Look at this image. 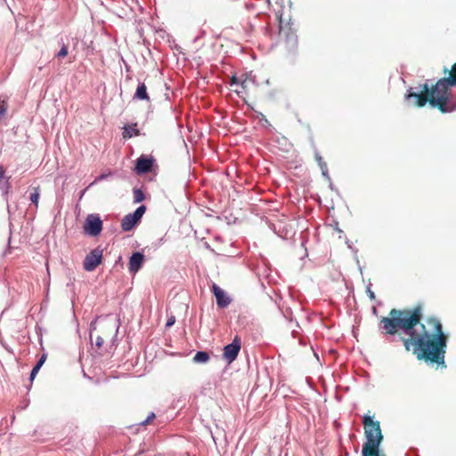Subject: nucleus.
Listing matches in <instances>:
<instances>
[{
    "label": "nucleus",
    "instance_id": "09e8293b",
    "mask_svg": "<svg viewBox=\"0 0 456 456\" xmlns=\"http://www.w3.org/2000/svg\"><path fill=\"white\" fill-rule=\"evenodd\" d=\"M39 341H40V343L42 344V341H43L42 334H40Z\"/></svg>",
    "mask_w": 456,
    "mask_h": 456
},
{
    "label": "nucleus",
    "instance_id": "49530a36",
    "mask_svg": "<svg viewBox=\"0 0 456 456\" xmlns=\"http://www.w3.org/2000/svg\"><path fill=\"white\" fill-rule=\"evenodd\" d=\"M143 455V452L142 451H139L138 452H136L134 454V456H142Z\"/></svg>",
    "mask_w": 456,
    "mask_h": 456
},
{
    "label": "nucleus",
    "instance_id": "a19ab883",
    "mask_svg": "<svg viewBox=\"0 0 456 456\" xmlns=\"http://www.w3.org/2000/svg\"><path fill=\"white\" fill-rule=\"evenodd\" d=\"M118 265H123V260H122V256H119L118 257V259L116 260V262H115V266Z\"/></svg>",
    "mask_w": 456,
    "mask_h": 456
},
{
    "label": "nucleus",
    "instance_id": "9d476101",
    "mask_svg": "<svg viewBox=\"0 0 456 456\" xmlns=\"http://www.w3.org/2000/svg\"><path fill=\"white\" fill-rule=\"evenodd\" d=\"M103 250L101 247L92 249L85 257L83 261V268L86 272L94 271L102 263L103 259Z\"/></svg>",
    "mask_w": 456,
    "mask_h": 456
},
{
    "label": "nucleus",
    "instance_id": "423d86ee",
    "mask_svg": "<svg viewBox=\"0 0 456 456\" xmlns=\"http://www.w3.org/2000/svg\"><path fill=\"white\" fill-rule=\"evenodd\" d=\"M279 20V36L284 41L286 49L289 53L295 55L297 50L298 38L297 31L292 28V23L288 22L283 26L282 16H278Z\"/></svg>",
    "mask_w": 456,
    "mask_h": 456
},
{
    "label": "nucleus",
    "instance_id": "8fccbe9b",
    "mask_svg": "<svg viewBox=\"0 0 456 456\" xmlns=\"http://www.w3.org/2000/svg\"><path fill=\"white\" fill-rule=\"evenodd\" d=\"M281 140L284 141L285 142H287V139L285 137H282Z\"/></svg>",
    "mask_w": 456,
    "mask_h": 456
},
{
    "label": "nucleus",
    "instance_id": "e433bc0d",
    "mask_svg": "<svg viewBox=\"0 0 456 456\" xmlns=\"http://www.w3.org/2000/svg\"><path fill=\"white\" fill-rule=\"evenodd\" d=\"M362 456H370V455L369 454L368 447H367V445L365 444V443H363V444H362Z\"/></svg>",
    "mask_w": 456,
    "mask_h": 456
},
{
    "label": "nucleus",
    "instance_id": "4be33fe9",
    "mask_svg": "<svg viewBox=\"0 0 456 456\" xmlns=\"http://www.w3.org/2000/svg\"><path fill=\"white\" fill-rule=\"evenodd\" d=\"M246 77L242 80H240L236 74H233L232 77H231V79H230V86H238V85H240L241 87L244 89L246 88V82H247V79H248V74L246 73L245 74Z\"/></svg>",
    "mask_w": 456,
    "mask_h": 456
},
{
    "label": "nucleus",
    "instance_id": "c756f323",
    "mask_svg": "<svg viewBox=\"0 0 456 456\" xmlns=\"http://www.w3.org/2000/svg\"><path fill=\"white\" fill-rule=\"evenodd\" d=\"M314 159H315L317 164L324 162L322 155L320 154V152L318 151V150L316 148H314Z\"/></svg>",
    "mask_w": 456,
    "mask_h": 456
},
{
    "label": "nucleus",
    "instance_id": "5701e85b",
    "mask_svg": "<svg viewBox=\"0 0 456 456\" xmlns=\"http://www.w3.org/2000/svg\"><path fill=\"white\" fill-rule=\"evenodd\" d=\"M59 44L61 45V49L55 54V57L59 58V59L65 58L69 53L68 45L63 42L62 38H61V40L59 41Z\"/></svg>",
    "mask_w": 456,
    "mask_h": 456
},
{
    "label": "nucleus",
    "instance_id": "f257e3e1",
    "mask_svg": "<svg viewBox=\"0 0 456 456\" xmlns=\"http://www.w3.org/2000/svg\"><path fill=\"white\" fill-rule=\"evenodd\" d=\"M423 318L422 308L419 314L411 322L410 330L403 335L408 336L414 343L413 354L418 360L424 361L428 365L446 368L445 354L449 341V334L444 330L440 320L435 316L427 319V323L432 326L428 331L421 320Z\"/></svg>",
    "mask_w": 456,
    "mask_h": 456
},
{
    "label": "nucleus",
    "instance_id": "20e7f679",
    "mask_svg": "<svg viewBox=\"0 0 456 456\" xmlns=\"http://www.w3.org/2000/svg\"><path fill=\"white\" fill-rule=\"evenodd\" d=\"M364 428L365 444L368 447L370 456H386L381 452L380 446L384 440V436L380 428V422L374 419V416L365 414L362 417Z\"/></svg>",
    "mask_w": 456,
    "mask_h": 456
},
{
    "label": "nucleus",
    "instance_id": "9b49d317",
    "mask_svg": "<svg viewBox=\"0 0 456 456\" xmlns=\"http://www.w3.org/2000/svg\"><path fill=\"white\" fill-rule=\"evenodd\" d=\"M146 256L143 250L133 251L128 258V272L132 275H135L144 265Z\"/></svg>",
    "mask_w": 456,
    "mask_h": 456
},
{
    "label": "nucleus",
    "instance_id": "7ed1b4c3",
    "mask_svg": "<svg viewBox=\"0 0 456 456\" xmlns=\"http://www.w3.org/2000/svg\"><path fill=\"white\" fill-rule=\"evenodd\" d=\"M421 307L422 305L419 304L412 308L391 309L387 316L379 318V331L387 342H395L397 334H403L410 330L411 322L416 315L419 314Z\"/></svg>",
    "mask_w": 456,
    "mask_h": 456
},
{
    "label": "nucleus",
    "instance_id": "603ef678",
    "mask_svg": "<svg viewBox=\"0 0 456 456\" xmlns=\"http://www.w3.org/2000/svg\"><path fill=\"white\" fill-rule=\"evenodd\" d=\"M84 193H85V191H81V197L84 195Z\"/></svg>",
    "mask_w": 456,
    "mask_h": 456
},
{
    "label": "nucleus",
    "instance_id": "6e6d98bb",
    "mask_svg": "<svg viewBox=\"0 0 456 456\" xmlns=\"http://www.w3.org/2000/svg\"><path fill=\"white\" fill-rule=\"evenodd\" d=\"M417 456H419V455H417Z\"/></svg>",
    "mask_w": 456,
    "mask_h": 456
},
{
    "label": "nucleus",
    "instance_id": "2eb2a0df",
    "mask_svg": "<svg viewBox=\"0 0 456 456\" xmlns=\"http://www.w3.org/2000/svg\"><path fill=\"white\" fill-rule=\"evenodd\" d=\"M46 358H47V354H43L37 359L36 364L31 369V370L29 372V377H28V380H29L30 386L32 385V383H33L34 379H36L37 373L39 372L40 369L45 364V362L46 361Z\"/></svg>",
    "mask_w": 456,
    "mask_h": 456
},
{
    "label": "nucleus",
    "instance_id": "5fc2aeb1",
    "mask_svg": "<svg viewBox=\"0 0 456 456\" xmlns=\"http://www.w3.org/2000/svg\"><path fill=\"white\" fill-rule=\"evenodd\" d=\"M268 2H270V0H268Z\"/></svg>",
    "mask_w": 456,
    "mask_h": 456
},
{
    "label": "nucleus",
    "instance_id": "c9c22d12",
    "mask_svg": "<svg viewBox=\"0 0 456 456\" xmlns=\"http://www.w3.org/2000/svg\"><path fill=\"white\" fill-rule=\"evenodd\" d=\"M6 203H7V212H8L9 218H10L12 214L18 208V205L15 204L14 208H12V206L9 205L8 202H6Z\"/></svg>",
    "mask_w": 456,
    "mask_h": 456
},
{
    "label": "nucleus",
    "instance_id": "4468645a",
    "mask_svg": "<svg viewBox=\"0 0 456 456\" xmlns=\"http://www.w3.org/2000/svg\"><path fill=\"white\" fill-rule=\"evenodd\" d=\"M133 99L137 101H150L147 86L143 82L138 83Z\"/></svg>",
    "mask_w": 456,
    "mask_h": 456
},
{
    "label": "nucleus",
    "instance_id": "cd10ccee",
    "mask_svg": "<svg viewBox=\"0 0 456 456\" xmlns=\"http://www.w3.org/2000/svg\"><path fill=\"white\" fill-rule=\"evenodd\" d=\"M371 283L369 281V284L366 288V293L370 300H374L376 298L375 293L370 289Z\"/></svg>",
    "mask_w": 456,
    "mask_h": 456
},
{
    "label": "nucleus",
    "instance_id": "39448f33",
    "mask_svg": "<svg viewBox=\"0 0 456 456\" xmlns=\"http://www.w3.org/2000/svg\"><path fill=\"white\" fill-rule=\"evenodd\" d=\"M133 172L139 176L145 175L147 182L155 181L159 174V165L151 154H141L134 161Z\"/></svg>",
    "mask_w": 456,
    "mask_h": 456
},
{
    "label": "nucleus",
    "instance_id": "412c9836",
    "mask_svg": "<svg viewBox=\"0 0 456 456\" xmlns=\"http://www.w3.org/2000/svg\"><path fill=\"white\" fill-rule=\"evenodd\" d=\"M40 199V189L39 187L33 188V191L29 194V200L31 204H33L36 208L38 207V202Z\"/></svg>",
    "mask_w": 456,
    "mask_h": 456
},
{
    "label": "nucleus",
    "instance_id": "864d4df0",
    "mask_svg": "<svg viewBox=\"0 0 456 456\" xmlns=\"http://www.w3.org/2000/svg\"><path fill=\"white\" fill-rule=\"evenodd\" d=\"M338 233H339V238H341V235L344 233V232H338Z\"/></svg>",
    "mask_w": 456,
    "mask_h": 456
},
{
    "label": "nucleus",
    "instance_id": "6e6552de",
    "mask_svg": "<svg viewBox=\"0 0 456 456\" xmlns=\"http://www.w3.org/2000/svg\"><path fill=\"white\" fill-rule=\"evenodd\" d=\"M103 229V222L101 216L96 213L88 214L83 224V232L89 237H97Z\"/></svg>",
    "mask_w": 456,
    "mask_h": 456
},
{
    "label": "nucleus",
    "instance_id": "f03ea898",
    "mask_svg": "<svg viewBox=\"0 0 456 456\" xmlns=\"http://www.w3.org/2000/svg\"><path fill=\"white\" fill-rule=\"evenodd\" d=\"M444 72H449V76L439 78L435 85H429L430 80L428 79L423 84L409 87L403 97L406 104L417 108L428 104L443 114L455 111L456 63L450 70L444 67Z\"/></svg>",
    "mask_w": 456,
    "mask_h": 456
},
{
    "label": "nucleus",
    "instance_id": "0eeeda50",
    "mask_svg": "<svg viewBox=\"0 0 456 456\" xmlns=\"http://www.w3.org/2000/svg\"><path fill=\"white\" fill-rule=\"evenodd\" d=\"M146 210L147 207L142 204L133 212L126 214L121 220V230L123 232H131L134 230L141 224L142 218Z\"/></svg>",
    "mask_w": 456,
    "mask_h": 456
},
{
    "label": "nucleus",
    "instance_id": "58836bf2",
    "mask_svg": "<svg viewBox=\"0 0 456 456\" xmlns=\"http://www.w3.org/2000/svg\"><path fill=\"white\" fill-rule=\"evenodd\" d=\"M318 166H319V167H320V169H321L322 173V172H324V170H325V171H327V170H328V166H327V164H326V162H325V161H324V162H322V163H319V164H318Z\"/></svg>",
    "mask_w": 456,
    "mask_h": 456
},
{
    "label": "nucleus",
    "instance_id": "72a5a7b5",
    "mask_svg": "<svg viewBox=\"0 0 456 456\" xmlns=\"http://www.w3.org/2000/svg\"><path fill=\"white\" fill-rule=\"evenodd\" d=\"M329 188L331 191H335L338 196H341L339 190L334 185V183H332V180H330V182H329Z\"/></svg>",
    "mask_w": 456,
    "mask_h": 456
},
{
    "label": "nucleus",
    "instance_id": "b1692460",
    "mask_svg": "<svg viewBox=\"0 0 456 456\" xmlns=\"http://www.w3.org/2000/svg\"><path fill=\"white\" fill-rule=\"evenodd\" d=\"M395 341L402 342L406 351H410L411 346L414 347V343H412V339H409L408 338H404L401 334H399L398 337H396V340Z\"/></svg>",
    "mask_w": 456,
    "mask_h": 456
},
{
    "label": "nucleus",
    "instance_id": "bb28decb",
    "mask_svg": "<svg viewBox=\"0 0 456 456\" xmlns=\"http://www.w3.org/2000/svg\"><path fill=\"white\" fill-rule=\"evenodd\" d=\"M155 418H156L155 413H154L153 411H151V412L149 413V415L147 416V418H146L144 420L141 421V422L139 423V425H140V426H146V425H149V424H150V423H151V422Z\"/></svg>",
    "mask_w": 456,
    "mask_h": 456
},
{
    "label": "nucleus",
    "instance_id": "f3484780",
    "mask_svg": "<svg viewBox=\"0 0 456 456\" xmlns=\"http://www.w3.org/2000/svg\"><path fill=\"white\" fill-rule=\"evenodd\" d=\"M210 360V353L206 350L196 351L192 362L196 364H206Z\"/></svg>",
    "mask_w": 456,
    "mask_h": 456
},
{
    "label": "nucleus",
    "instance_id": "3c124183",
    "mask_svg": "<svg viewBox=\"0 0 456 456\" xmlns=\"http://www.w3.org/2000/svg\"><path fill=\"white\" fill-rule=\"evenodd\" d=\"M72 284H73L72 282H69V283L67 284V286H68V287H69V286H71Z\"/></svg>",
    "mask_w": 456,
    "mask_h": 456
},
{
    "label": "nucleus",
    "instance_id": "de8ad7c7",
    "mask_svg": "<svg viewBox=\"0 0 456 456\" xmlns=\"http://www.w3.org/2000/svg\"><path fill=\"white\" fill-rule=\"evenodd\" d=\"M205 248L208 249L213 250L208 242L205 243Z\"/></svg>",
    "mask_w": 456,
    "mask_h": 456
},
{
    "label": "nucleus",
    "instance_id": "c03bdc74",
    "mask_svg": "<svg viewBox=\"0 0 456 456\" xmlns=\"http://www.w3.org/2000/svg\"><path fill=\"white\" fill-rule=\"evenodd\" d=\"M235 93L237 94V95H238L239 97L243 98V96H242V91L236 90V91H235Z\"/></svg>",
    "mask_w": 456,
    "mask_h": 456
},
{
    "label": "nucleus",
    "instance_id": "2f4dec72",
    "mask_svg": "<svg viewBox=\"0 0 456 456\" xmlns=\"http://www.w3.org/2000/svg\"><path fill=\"white\" fill-rule=\"evenodd\" d=\"M330 226L333 227V229L338 232H343V230L339 228L338 221L333 220L332 224H330Z\"/></svg>",
    "mask_w": 456,
    "mask_h": 456
},
{
    "label": "nucleus",
    "instance_id": "a211bd4d",
    "mask_svg": "<svg viewBox=\"0 0 456 456\" xmlns=\"http://www.w3.org/2000/svg\"><path fill=\"white\" fill-rule=\"evenodd\" d=\"M10 176L6 177L4 183H0V191L2 193L3 199L8 202L9 201V193L12 191V184L10 182Z\"/></svg>",
    "mask_w": 456,
    "mask_h": 456
},
{
    "label": "nucleus",
    "instance_id": "a18cd8bd",
    "mask_svg": "<svg viewBox=\"0 0 456 456\" xmlns=\"http://www.w3.org/2000/svg\"><path fill=\"white\" fill-rule=\"evenodd\" d=\"M371 312H372V314H373L374 315H377V314H378V310H377V309H376V307H374V306L372 307Z\"/></svg>",
    "mask_w": 456,
    "mask_h": 456
},
{
    "label": "nucleus",
    "instance_id": "dca6fc26",
    "mask_svg": "<svg viewBox=\"0 0 456 456\" xmlns=\"http://www.w3.org/2000/svg\"><path fill=\"white\" fill-rule=\"evenodd\" d=\"M244 103L248 106V110L253 111L256 114V118H257L260 121V124L265 128H270L272 127L271 123L266 118V117L260 111H257L254 109V107L245 99L243 98Z\"/></svg>",
    "mask_w": 456,
    "mask_h": 456
},
{
    "label": "nucleus",
    "instance_id": "393cba45",
    "mask_svg": "<svg viewBox=\"0 0 456 456\" xmlns=\"http://www.w3.org/2000/svg\"><path fill=\"white\" fill-rule=\"evenodd\" d=\"M12 227H13V224H12V222H10L9 223V232H10V233H9V237H8L7 247H6V248L4 251V255L12 253V248L11 247V240H12Z\"/></svg>",
    "mask_w": 456,
    "mask_h": 456
},
{
    "label": "nucleus",
    "instance_id": "f704fd0d",
    "mask_svg": "<svg viewBox=\"0 0 456 456\" xmlns=\"http://www.w3.org/2000/svg\"><path fill=\"white\" fill-rule=\"evenodd\" d=\"M103 343H104L103 338L101 336H97V338L95 339V346L97 348H101L102 346Z\"/></svg>",
    "mask_w": 456,
    "mask_h": 456
},
{
    "label": "nucleus",
    "instance_id": "a878e982",
    "mask_svg": "<svg viewBox=\"0 0 456 456\" xmlns=\"http://www.w3.org/2000/svg\"><path fill=\"white\" fill-rule=\"evenodd\" d=\"M113 174L112 172H109V173H101L94 181L93 183L90 184V186H93L94 185L95 183L101 182V181H103V180H106L108 177L111 176Z\"/></svg>",
    "mask_w": 456,
    "mask_h": 456
},
{
    "label": "nucleus",
    "instance_id": "ea45409f",
    "mask_svg": "<svg viewBox=\"0 0 456 456\" xmlns=\"http://www.w3.org/2000/svg\"><path fill=\"white\" fill-rule=\"evenodd\" d=\"M322 176H323V177H324L328 182H330L331 177H330V174H329V170H327V171H325V170H324V172H322Z\"/></svg>",
    "mask_w": 456,
    "mask_h": 456
},
{
    "label": "nucleus",
    "instance_id": "ddd939ff",
    "mask_svg": "<svg viewBox=\"0 0 456 456\" xmlns=\"http://www.w3.org/2000/svg\"><path fill=\"white\" fill-rule=\"evenodd\" d=\"M122 129V137L125 140H128L141 134L137 122L126 123L123 126Z\"/></svg>",
    "mask_w": 456,
    "mask_h": 456
},
{
    "label": "nucleus",
    "instance_id": "79ce46f5",
    "mask_svg": "<svg viewBox=\"0 0 456 456\" xmlns=\"http://www.w3.org/2000/svg\"><path fill=\"white\" fill-rule=\"evenodd\" d=\"M6 112V108L4 106H0V118L3 117Z\"/></svg>",
    "mask_w": 456,
    "mask_h": 456
},
{
    "label": "nucleus",
    "instance_id": "6ab92c4d",
    "mask_svg": "<svg viewBox=\"0 0 456 456\" xmlns=\"http://www.w3.org/2000/svg\"><path fill=\"white\" fill-rule=\"evenodd\" d=\"M132 192H133V203L134 204L142 203V201H144L146 200V194H145L142 187L139 188V187L135 186L133 188Z\"/></svg>",
    "mask_w": 456,
    "mask_h": 456
},
{
    "label": "nucleus",
    "instance_id": "473e14b6",
    "mask_svg": "<svg viewBox=\"0 0 456 456\" xmlns=\"http://www.w3.org/2000/svg\"><path fill=\"white\" fill-rule=\"evenodd\" d=\"M206 36V31L202 28L200 29L199 35L196 36L193 39V43H196L198 40H200L201 37Z\"/></svg>",
    "mask_w": 456,
    "mask_h": 456
},
{
    "label": "nucleus",
    "instance_id": "1a4fd4ad",
    "mask_svg": "<svg viewBox=\"0 0 456 456\" xmlns=\"http://www.w3.org/2000/svg\"><path fill=\"white\" fill-rule=\"evenodd\" d=\"M240 349L241 338L236 335L231 343L224 346L222 357L227 364H231L237 359Z\"/></svg>",
    "mask_w": 456,
    "mask_h": 456
},
{
    "label": "nucleus",
    "instance_id": "37998d69",
    "mask_svg": "<svg viewBox=\"0 0 456 456\" xmlns=\"http://www.w3.org/2000/svg\"><path fill=\"white\" fill-rule=\"evenodd\" d=\"M306 241H307V240H303V241H302V243H301V246H302L303 248H305V256H306L308 255V254H307V249H306V248H305V243H306Z\"/></svg>",
    "mask_w": 456,
    "mask_h": 456
},
{
    "label": "nucleus",
    "instance_id": "f8f14e48",
    "mask_svg": "<svg viewBox=\"0 0 456 456\" xmlns=\"http://www.w3.org/2000/svg\"><path fill=\"white\" fill-rule=\"evenodd\" d=\"M211 292L216 298V305L219 309H225L232 302L229 294L216 283L211 285Z\"/></svg>",
    "mask_w": 456,
    "mask_h": 456
},
{
    "label": "nucleus",
    "instance_id": "7c9ffc66",
    "mask_svg": "<svg viewBox=\"0 0 456 456\" xmlns=\"http://www.w3.org/2000/svg\"><path fill=\"white\" fill-rule=\"evenodd\" d=\"M97 319L98 317H96L95 319H94L91 322H90V325H89V331H90V338L92 339V332L93 330H94L96 329V322H97Z\"/></svg>",
    "mask_w": 456,
    "mask_h": 456
},
{
    "label": "nucleus",
    "instance_id": "c85d7f7f",
    "mask_svg": "<svg viewBox=\"0 0 456 456\" xmlns=\"http://www.w3.org/2000/svg\"><path fill=\"white\" fill-rule=\"evenodd\" d=\"M175 323V317L174 315H171L167 318L165 327L167 329L171 328Z\"/></svg>",
    "mask_w": 456,
    "mask_h": 456
},
{
    "label": "nucleus",
    "instance_id": "4c0bfd02",
    "mask_svg": "<svg viewBox=\"0 0 456 456\" xmlns=\"http://www.w3.org/2000/svg\"><path fill=\"white\" fill-rule=\"evenodd\" d=\"M5 178V169L3 166H0V183Z\"/></svg>",
    "mask_w": 456,
    "mask_h": 456
},
{
    "label": "nucleus",
    "instance_id": "aec40b11",
    "mask_svg": "<svg viewBox=\"0 0 456 456\" xmlns=\"http://www.w3.org/2000/svg\"><path fill=\"white\" fill-rule=\"evenodd\" d=\"M346 244L347 246V248L353 252L354 254V259L356 263V265H358V269L361 273V274H362V267L360 264V260H359V257H358V248H355L353 243L346 237Z\"/></svg>",
    "mask_w": 456,
    "mask_h": 456
}]
</instances>
